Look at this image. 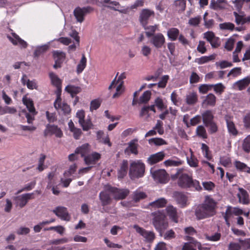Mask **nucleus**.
Masks as SVG:
<instances>
[{
	"label": "nucleus",
	"mask_w": 250,
	"mask_h": 250,
	"mask_svg": "<svg viewBox=\"0 0 250 250\" xmlns=\"http://www.w3.org/2000/svg\"><path fill=\"white\" fill-rule=\"evenodd\" d=\"M151 92L147 90L145 91L143 95L140 97L139 103H146L150 99Z\"/></svg>",
	"instance_id": "nucleus-52"
},
{
	"label": "nucleus",
	"mask_w": 250,
	"mask_h": 250,
	"mask_svg": "<svg viewBox=\"0 0 250 250\" xmlns=\"http://www.w3.org/2000/svg\"><path fill=\"white\" fill-rule=\"evenodd\" d=\"M242 73V68L239 67H234L232 68L228 74L227 76H232L233 77H236L241 75Z\"/></svg>",
	"instance_id": "nucleus-59"
},
{
	"label": "nucleus",
	"mask_w": 250,
	"mask_h": 250,
	"mask_svg": "<svg viewBox=\"0 0 250 250\" xmlns=\"http://www.w3.org/2000/svg\"><path fill=\"white\" fill-rule=\"evenodd\" d=\"M49 76L51 80L52 84L57 87V95L58 94H60V95H61L62 84L61 80L58 77L57 75L52 72H51L49 73Z\"/></svg>",
	"instance_id": "nucleus-24"
},
{
	"label": "nucleus",
	"mask_w": 250,
	"mask_h": 250,
	"mask_svg": "<svg viewBox=\"0 0 250 250\" xmlns=\"http://www.w3.org/2000/svg\"><path fill=\"white\" fill-rule=\"evenodd\" d=\"M183 163V161L177 159V160L169 159L164 162L166 166H179Z\"/></svg>",
	"instance_id": "nucleus-51"
},
{
	"label": "nucleus",
	"mask_w": 250,
	"mask_h": 250,
	"mask_svg": "<svg viewBox=\"0 0 250 250\" xmlns=\"http://www.w3.org/2000/svg\"><path fill=\"white\" fill-rule=\"evenodd\" d=\"M55 109L60 113L61 111L64 115H67L71 112V108L68 104L65 103H62L61 95L57 94V97L54 103Z\"/></svg>",
	"instance_id": "nucleus-9"
},
{
	"label": "nucleus",
	"mask_w": 250,
	"mask_h": 250,
	"mask_svg": "<svg viewBox=\"0 0 250 250\" xmlns=\"http://www.w3.org/2000/svg\"><path fill=\"white\" fill-rule=\"evenodd\" d=\"M76 117L78 119V122L83 130L88 131L91 128L93 124L90 119L84 120L85 113L83 110H78L76 115Z\"/></svg>",
	"instance_id": "nucleus-8"
},
{
	"label": "nucleus",
	"mask_w": 250,
	"mask_h": 250,
	"mask_svg": "<svg viewBox=\"0 0 250 250\" xmlns=\"http://www.w3.org/2000/svg\"><path fill=\"white\" fill-rule=\"evenodd\" d=\"M153 218L152 223L155 229L162 235V233L167 229L168 223L164 213L158 211L152 213Z\"/></svg>",
	"instance_id": "nucleus-2"
},
{
	"label": "nucleus",
	"mask_w": 250,
	"mask_h": 250,
	"mask_svg": "<svg viewBox=\"0 0 250 250\" xmlns=\"http://www.w3.org/2000/svg\"><path fill=\"white\" fill-rule=\"evenodd\" d=\"M128 167L127 160H124L120 164V168L118 170V177L119 178H123L126 175Z\"/></svg>",
	"instance_id": "nucleus-25"
},
{
	"label": "nucleus",
	"mask_w": 250,
	"mask_h": 250,
	"mask_svg": "<svg viewBox=\"0 0 250 250\" xmlns=\"http://www.w3.org/2000/svg\"><path fill=\"white\" fill-rule=\"evenodd\" d=\"M242 148L244 151L249 153L250 151V135H248L243 141Z\"/></svg>",
	"instance_id": "nucleus-54"
},
{
	"label": "nucleus",
	"mask_w": 250,
	"mask_h": 250,
	"mask_svg": "<svg viewBox=\"0 0 250 250\" xmlns=\"http://www.w3.org/2000/svg\"><path fill=\"white\" fill-rule=\"evenodd\" d=\"M237 12H233V14L235 17V22L237 25L245 24V15L244 13L241 11Z\"/></svg>",
	"instance_id": "nucleus-34"
},
{
	"label": "nucleus",
	"mask_w": 250,
	"mask_h": 250,
	"mask_svg": "<svg viewBox=\"0 0 250 250\" xmlns=\"http://www.w3.org/2000/svg\"><path fill=\"white\" fill-rule=\"evenodd\" d=\"M22 102L26 105L29 112L33 115H35L37 113L35 108L34 106L33 102L30 98H28L26 96H24L22 99Z\"/></svg>",
	"instance_id": "nucleus-26"
},
{
	"label": "nucleus",
	"mask_w": 250,
	"mask_h": 250,
	"mask_svg": "<svg viewBox=\"0 0 250 250\" xmlns=\"http://www.w3.org/2000/svg\"><path fill=\"white\" fill-rule=\"evenodd\" d=\"M150 173L154 180L162 184H166L169 180V176L166 171L163 169H150Z\"/></svg>",
	"instance_id": "nucleus-6"
},
{
	"label": "nucleus",
	"mask_w": 250,
	"mask_h": 250,
	"mask_svg": "<svg viewBox=\"0 0 250 250\" xmlns=\"http://www.w3.org/2000/svg\"><path fill=\"white\" fill-rule=\"evenodd\" d=\"M65 90L68 93L71 94L73 97V95L77 94L80 92L81 91V88L79 86H75L72 85H68L65 87Z\"/></svg>",
	"instance_id": "nucleus-45"
},
{
	"label": "nucleus",
	"mask_w": 250,
	"mask_h": 250,
	"mask_svg": "<svg viewBox=\"0 0 250 250\" xmlns=\"http://www.w3.org/2000/svg\"><path fill=\"white\" fill-rule=\"evenodd\" d=\"M215 58V55H211L209 56H202L201 58H196L195 60V62L199 64H202L213 60Z\"/></svg>",
	"instance_id": "nucleus-43"
},
{
	"label": "nucleus",
	"mask_w": 250,
	"mask_h": 250,
	"mask_svg": "<svg viewBox=\"0 0 250 250\" xmlns=\"http://www.w3.org/2000/svg\"><path fill=\"white\" fill-rule=\"evenodd\" d=\"M115 200H122L128 195L129 190L127 189H120L109 186L107 189Z\"/></svg>",
	"instance_id": "nucleus-10"
},
{
	"label": "nucleus",
	"mask_w": 250,
	"mask_h": 250,
	"mask_svg": "<svg viewBox=\"0 0 250 250\" xmlns=\"http://www.w3.org/2000/svg\"><path fill=\"white\" fill-rule=\"evenodd\" d=\"M109 186L104 187V190L101 191L99 194V199L101 202L102 206H105L110 204L112 199L110 196V192L107 190Z\"/></svg>",
	"instance_id": "nucleus-18"
},
{
	"label": "nucleus",
	"mask_w": 250,
	"mask_h": 250,
	"mask_svg": "<svg viewBox=\"0 0 250 250\" xmlns=\"http://www.w3.org/2000/svg\"><path fill=\"white\" fill-rule=\"evenodd\" d=\"M186 103L188 105H194L198 101V95L196 92H192L189 93L186 95Z\"/></svg>",
	"instance_id": "nucleus-30"
},
{
	"label": "nucleus",
	"mask_w": 250,
	"mask_h": 250,
	"mask_svg": "<svg viewBox=\"0 0 250 250\" xmlns=\"http://www.w3.org/2000/svg\"><path fill=\"white\" fill-rule=\"evenodd\" d=\"M52 212L62 220L69 221L71 219V215L66 207L63 206L57 207L52 210Z\"/></svg>",
	"instance_id": "nucleus-11"
},
{
	"label": "nucleus",
	"mask_w": 250,
	"mask_h": 250,
	"mask_svg": "<svg viewBox=\"0 0 250 250\" xmlns=\"http://www.w3.org/2000/svg\"><path fill=\"white\" fill-rule=\"evenodd\" d=\"M146 30L145 32L146 36L149 38L150 37H152L154 34L155 32L157 30V25H150V26H143Z\"/></svg>",
	"instance_id": "nucleus-48"
},
{
	"label": "nucleus",
	"mask_w": 250,
	"mask_h": 250,
	"mask_svg": "<svg viewBox=\"0 0 250 250\" xmlns=\"http://www.w3.org/2000/svg\"><path fill=\"white\" fill-rule=\"evenodd\" d=\"M48 49L49 45L48 44H44L37 47L36 50L34 52V57H39L40 55L46 52Z\"/></svg>",
	"instance_id": "nucleus-39"
},
{
	"label": "nucleus",
	"mask_w": 250,
	"mask_h": 250,
	"mask_svg": "<svg viewBox=\"0 0 250 250\" xmlns=\"http://www.w3.org/2000/svg\"><path fill=\"white\" fill-rule=\"evenodd\" d=\"M243 120L245 127L250 129V112L247 113L244 116Z\"/></svg>",
	"instance_id": "nucleus-64"
},
{
	"label": "nucleus",
	"mask_w": 250,
	"mask_h": 250,
	"mask_svg": "<svg viewBox=\"0 0 250 250\" xmlns=\"http://www.w3.org/2000/svg\"><path fill=\"white\" fill-rule=\"evenodd\" d=\"M53 58L58 63H62L65 58V54L61 51L56 50L53 52Z\"/></svg>",
	"instance_id": "nucleus-36"
},
{
	"label": "nucleus",
	"mask_w": 250,
	"mask_h": 250,
	"mask_svg": "<svg viewBox=\"0 0 250 250\" xmlns=\"http://www.w3.org/2000/svg\"><path fill=\"white\" fill-rule=\"evenodd\" d=\"M101 155L100 153L94 152L84 157V160L87 165H94L101 159Z\"/></svg>",
	"instance_id": "nucleus-23"
},
{
	"label": "nucleus",
	"mask_w": 250,
	"mask_h": 250,
	"mask_svg": "<svg viewBox=\"0 0 250 250\" xmlns=\"http://www.w3.org/2000/svg\"><path fill=\"white\" fill-rule=\"evenodd\" d=\"M216 98L212 93H209L206 97L204 103L208 105L214 106L216 104Z\"/></svg>",
	"instance_id": "nucleus-38"
},
{
	"label": "nucleus",
	"mask_w": 250,
	"mask_h": 250,
	"mask_svg": "<svg viewBox=\"0 0 250 250\" xmlns=\"http://www.w3.org/2000/svg\"><path fill=\"white\" fill-rule=\"evenodd\" d=\"M55 135L57 137L61 138L62 137L63 133L61 129L55 125H47L46 128L44 131V135L45 136L47 135Z\"/></svg>",
	"instance_id": "nucleus-17"
},
{
	"label": "nucleus",
	"mask_w": 250,
	"mask_h": 250,
	"mask_svg": "<svg viewBox=\"0 0 250 250\" xmlns=\"http://www.w3.org/2000/svg\"><path fill=\"white\" fill-rule=\"evenodd\" d=\"M145 171V165L141 160L131 162L129 169V176L132 180L142 177Z\"/></svg>",
	"instance_id": "nucleus-4"
},
{
	"label": "nucleus",
	"mask_w": 250,
	"mask_h": 250,
	"mask_svg": "<svg viewBox=\"0 0 250 250\" xmlns=\"http://www.w3.org/2000/svg\"><path fill=\"white\" fill-rule=\"evenodd\" d=\"M234 166L238 170L250 173V167L244 163L236 160L234 162Z\"/></svg>",
	"instance_id": "nucleus-33"
},
{
	"label": "nucleus",
	"mask_w": 250,
	"mask_h": 250,
	"mask_svg": "<svg viewBox=\"0 0 250 250\" xmlns=\"http://www.w3.org/2000/svg\"><path fill=\"white\" fill-rule=\"evenodd\" d=\"M166 209L170 219L174 222L177 223L178 218L176 208L172 206H168Z\"/></svg>",
	"instance_id": "nucleus-28"
},
{
	"label": "nucleus",
	"mask_w": 250,
	"mask_h": 250,
	"mask_svg": "<svg viewBox=\"0 0 250 250\" xmlns=\"http://www.w3.org/2000/svg\"><path fill=\"white\" fill-rule=\"evenodd\" d=\"M77 166L76 164H73L71 165L68 169V170L64 171L63 173L64 177L66 178L70 176L73 174H74L76 171Z\"/></svg>",
	"instance_id": "nucleus-61"
},
{
	"label": "nucleus",
	"mask_w": 250,
	"mask_h": 250,
	"mask_svg": "<svg viewBox=\"0 0 250 250\" xmlns=\"http://www.w3.org/2000/svg\"><path fill=\"white\" fill-rule=\"evenodd\" d=\"M219 26L220 29L223 30H228L233 31L234 30V24L229 22L220 23L219 24Z\"/></svg>",
	"instance_id": "nucleus-53"
},
{
	"label": "nucleus",
	"mask_w": 250,
	"mask_h": 250,
	"mask_svg": "<svg viewBox=\"0 0 250 250\" xmlns=\"http://www.w3.org/2000/svg\"><path fill=\"white\" fill-rule=\"evenodd\" d=\"M17 112V109L14 107H10L6 106L4 107L0 106V114L3 115L5 114H13Z\"/></svg>",
	"instance_id": "nucleus-50"
},
{
	"label": "nucleus",
	"mask_w": 250,
	"mask_h": 250,
	"mask_svg": "<svg viewBox=\"0 0 250 250\" xmlns=\"http://www.w3.org/2000/svg\"><path fill=\"white\" fill-rule=\"evenodd\" d=\"M148 142L149 145L156 146L167 145V142L161 138H153L149 139Z\"/></svg>",
	"instance_id": "nucleus-42"
},
{
	"label": "nucleus",
	"mask_w": 250,
	"mask_h": 250,
	"mask_svg": "<svg viewBox=\"0 0 250 250\" xmlns=\"http://www.w3.org/2000/svg\"><path fill=\"white\" fill-rule=\"evenodd\" d=\"M46 157V155L44 154H41L40 155V158L38 161V167H37V169L40 172L43 171L46 168L44 165V161Z\"/></svg>",
	"instance_id": "nucleus-44"
},
{
	"label": "nucleus",
	"mask_w": 250,
	"mask_h": 250,
	"mask_svg": "<svg viewBox=\"0 0 250 250\" xmlns=\"http://www.w3.org/2000/svg\"><path fill=\"white\" fill-rule=\"evenodd\" d=\"M34 192L24 193L14 198L16 207L23 208L27 204L29 200L34 199Z\"/></svg>",
	"instance_id": "nucleus-7"
},
{
	"label": "nucleus",
	"mask_w": 250,
	"mask_h": 250,
	"mask_svg": "<svg viewBox=\"0 0 250 250\" xmlns=\"http://www.w3.org/2000/svg\"><path fill=\"white\" fill-rule=\"evenodd\" d=\"M212 88L216 94H221L224 91L225 86L222 83L212 84Z\"/></svg>",
	"instance_id": "nucleus-57"
},
{
	"label": "nucleus",
	"mask_w": 250,
	"mask_h": 250,
	"mask_svg": "<svg viewBox=\"0 0 250 250\" xmlns=\"http://www.w3.org/2000/svg\"><path fill=\"white\" fill-rule=\"evenodd\" d=\"M89 145L88 144H84L82 146L78 147L75 150V153H80L83 157L85 154L88 152Z\"/></svg>",
	"instance_id": "nucleus-49"
},
{
	"label": "nucleus",
	"mask_w": 250,
	"mask_h": 250,
	"mask_svg": "<svg viewBox=\"0 0 250 250\" xmlns=\"http://www.w3.org/2000/svg\"><path fill=\"white\" fill-rule=\"evenodd\" d=\"M212 88V84H203L199 86V91L200 93L205 94Z\"/></svg>",
	"instance_id": "nucleus-63"
},
{
	"label": "nucleus",
	"mask_w": 250,
	"mask_h": 250,
	"mask_svg": "<svg viewBox=\"0 0 250 250\" xmlns=\"http://www.w3.org/2000/svg\"><path fill=\"white\" fill-rule=\"evenodd\" d=\"M221 237V233L218 232H216L211 235H208V234L205 235V238L207 240L213 242L219 241Z\"/></svg>",
	"instance_id": "nucleus-60"
},
{
	"label": "nucleus",
	"mask_w": 250,
	"mask_h": 250,
	"mask_svg": "<svg viewBox=\"0 0 250 250\" xmlns=\"http://www.w3.org/2000/svg\"><path fill=\"white\" fill-rule=\"evenodd\" d=\"M178 185L183 188H194L195 190L200 191L202 189L199 182L193 180L192 177L186 173L182 174L178 178Z\"/></svg>",
	"instance_id": "nucleus-3"
},
{
	"label": "nucleus",
	"mask_w": 250,
	"mask_h": 250,
	"mask_svg": "<svg viewBox=\"0 0 250 250\" xmlns=\"http://www.w3.org/2000/svg\"><path fill=\"white\" fill-rule=\"evenodd\" d=\"M165 156V153L163 151H160L151 155L147 159V163L150 165H154L162 161Z\"/></svg>",
	"instance_id": "nucleus-21"
},
{
	"label": "nucleus",
	"mask_w": 250,
	"mask_h": 250,
	"mask_svg": "<svg viewBox=\"0 0 250 250\" xmlns=\"http://www.w3.org/2000/svg\"><path fill=\"white\" fill-rule=\"evenodd\" d=\"M91 10H92V8L89 6L83 8L78 7L74 10V15L77 21L82 22L84 20V17L85 14Z\"/></svg>",
	"instance_id": "nucleus-14"
},
{
	"label": "nucleus",
	"mask_w": 250,
	"mask_h": 250,
	"mask_svg": "<svg viewBox=\"0 0 250 250\" xmlns=\"http://www.w3.org/2000/svg\"><path fill=\"white\" fill-rule=\"evenodd\" d=\"M167 204V200L164 198H161L152 202L149 203V205L151 207L156 208H163Z\"/></svg>",
	"instance_id": "nucleus-46"
},
{
	"label": "nucleus",
	"mask_w": 250,
	"mask_h": 250,
	"mask_svg": "<svg viewBox=\"0 0 250 250\" xmlns=\"http://www.w3.org/2000/svg\"><path fill=\"white\" fill-rule=\"evenodd\" d=\"M154 15L155 13L153 10L147 8L143 9L140 13L139 21L143 26H145L148 23L149 18L151 16L154 17Z\"/></svg>",
	"instance_id": "nucleus-13"
},
{
	"label": "nucleus",
	"mask_w": 250,
	"mask_h": 250,
	"mask_svg": "<svg viewBox=\"0 0 250 250\" xmlns=\"http://www.w3.org/2000/svg\"><path fill=\"white\" fill-rule=\"evenodd\" d=\"M119 74V72H118L116 74V76L115 77V78H114V79L112 81V82H111L110 85L108 87V89H111L112 87L113 86V85H114V84L115 83H120L121 81H123V80L124 79H125V78H126V75H125V73H122L118 77V80L117 81H116V78L117 77V76Z\"/></svg>",
	"instance_id": "nucleus-55"
},
{
	"label": "nucleus",
	"mask_w": 250,
	"mask_h": 250,
	"mask_svg": "<svg viewBox=\"0 0 250 250\" xmlns=\"http://www.w3.org/2000/svg\"><path fill=\"white\" fill-rule=\"evenodd\" d=\"M172 6L175 11L178 13L183 12L185 10L186 7V0H176L174 1Z\"/></svg>",
	"instance_id": "nucleus-27"
},
{
	"label": "nucleus",
	"mask_w": 250,
	"mask_h": 250,
	"mask_svg": "<svg viewBox=\"0 0 250 250\" xmlns=\"http://www.w3.org/2000/svg\"><path fill=\"white\" fill-rule=\"evenodd\" d=\"M150 42L156 48H160L165 43L166 40L162 33H158L154 34L151 37Z\"/></svg>",
	"instance_id": "nucleus-16"
},
{
	"label": "nucleus",
	"mask_w": 250,
	"mask_h": 250,
	"mask_svg": "<svg viewBox=\"0 0 250 250\" xmlns=\"http://www.w3.org/2000/svg\"><path fill=\"white\" fill-rule=\"evenodd\" d=\"M12 37L10 35H7V38L14 45H19L21 48H25L27 46V42L21 39L17 34L15 33L12 32Z\"/></svg>",
	"instance_id": "nucleus-19"
},
{
	"label": "nucleus",
	"mask_w": 250,
	"mask_h": 250,
	"mask_svg": "<svg viewBox=\"0 0 250 250\" xmlns=\"http://www.w3.org/2000/svg\"><path fill=\"white\" fill-rule=\"evenodd\" d=\"M86 62L87 60L86 57H85L84 54L82 55V57L77 66V73L78 74H80L82 72V71L85 68L86 65Z\"/></svg>",
	"instance_id": "nucleus-40"
},
{
	"label": "nucleus",
	"mask_w": 250,
	"mask_h": 250,
	"mask_svg": "<svg viewBox=\"0 0 250 250\" xmlns=\"http://www.w3.org/2000/svg\"><path fill=\"white\" fill-rule=\"evenodd\" d=\"M196 134L202 139H206L208 137L206 130L204 126L202 125L198 126L196 128Z\"/></svg>",
	"instance_id": "nucleus-47"
},
{
	"label": "nucleus",
	"mask_w": 250,
	"mask_h": 250,
	"mask_svg": "<svg viewBox=\"0 0 250 250\" xmlns=\"http://www.w3.org/2000/svg\"><path fill=\"white\" fill-rule=\"evenodd\" d=\"M167 35L172 41H176L179 35V30L177 28H171L167 30Z\"/></svg>",
	"instance_id": "nucleus-37"
},
{
	"label": "nucleus",
	"mask_w": 250,
	"mask_h": 250,
	"mask_svg": "<svg viewBox=\"0 0 250 250\" xmlns=\"http://www.w3.org/2000/svg\"><path fill=\"white\" fill-rule=\"evenodd\" d=\"M190 152L191 153L190 157H187V163L191 167H198V160L193 155V151L191 149Z\"/></svg>",
	"instance_id": "nucleus-41"
},
{
	"label": "nucleus",
	"mask_w": 250,
	"mask_h": 250,
	"mask_svg": "<svg viewBox=\"0 0 250 250\" xmlns=\"http://www.w3.org/2000/svg\"><path fill=\"white\" fill-rule=\"evenodd\" d=\"M241 248L243 250H250V238L245 240L239 239Z\"/></svg>",
	"instance_id": "nucleus-58"
},
{
	"label": "nucleus",
	"mask_w": 250,
	"mask_h": 250,
	"mask_svg": "<svg viewBox=\"0 0 250 250\" xmlns=\"http://www.w3.org/2000/svg\"><path fill=\"white\" fill-rule=\"evenodd\" d=\"M133 228L135 229L137 233L142 237L146 243H151L156 238V235L153 231L146 230L138 225H134Z\"/></svg>",
	"instance_id": "nucleus-5"
},
{
	"label": "nucleus",
	"mask_w": 250,
	"mask_h": 250,
	"mask_svg": "<svg viewBox=\"0 0 250 250\" xmlns=\"http://www.w3.org/2000/svg\"><path fill=\"white\" fill-rule=\"evenodd\" d=\"M173 197L177 203L181 208H184L188 205V197L184 193L180 192H175Z\"/></svg>",
	"instance_id": "nucleus-20"
},
{
	"label": "nucleus",
	"mask_w": 250,
	"mask_h": 250,
	"mask_svg": "<svg viewBox=\"0 0 250 250\" xmlns=\"http://www.w3.org/2000/svg\"><path fill=\"white\" fill-rule=\"evenodd\" d=\"M204 38L209 42L212 48H218L221 44L219 37H216L212 31H207L204 33Z\"/></svg>",
	"instance_id": "nucleus-12"
},
{
	"label": "nucleus",
	"mask_w": 250,
	"mask_h": 250,
	"mask_svg": "<svg viewBox=\"0 0 250 250\" xmlns=\"http://www.w3.org/2000/svg\"><path fill=\"white\" fill-rule=\"evenodd\" d=\"M250 83V76H247L244 79L237 81L234 85L238 89L242 90L245 89Z\"/></svg>",
	"instance_id": "nucleus-29"
},
{
	"label": "nucleus",
	"mask_w": 250,
	"mask_h": 250,
	"mask_svg": "<svg viewBox=\"0 0 250 250\" xmlns=\"http://www.w3.org/2000/svg\"><path fill=\"white\" fill-rule=\"evenodd\" d=\"M217 202L209 196H206L203 203L195 209V215L198 220L212 217L216 213Z\"/></svg>",
	"instance_id": "nucleus-1"
},
{
	"label": "nucleus",
	"mask_w": 250,
	"mask_h": 250,
	"mask_svg": "<svg viewBox=\"0 0 250 250\" xmlns=\"http://www.w3.org/2000/svg\"><path fill=\"white\" fill-rule=\"evenodd\" d=\"M137 139H134L131 140L128 144V146L125 149V151L127 150H129L130 151L135 155H137L138 153V146H139Z\"/></svg>",
	"instance_id": "nucleus-35"
},
{
	"label": "nucleus",
	"mask_w": 250,
	"mask_h": 250,
	"mask_svg": "<svg viewBox=\"0 0 250 250\" xmlns=\"http://www.w3.org/2000/svg\"><path fill=\"white\" fill-rule=\"evenodd\" d=\"M224 119L226 123L229 133L233 136H236L238 134V131L233 121V117L229 115H226Z\"/></svg>",
	"instance_id": "nucleus-15"
},
{
	"label": "nucleus",
	"mask_w": 250,
	"mask_h": 250,
	"mask_svg": "<svg viewBox=\"0 0 250 250\" xmlns=\"http://www.w3.org/2000/svg\"><path fill=\"white\" fill-rule=\"evenodd\" d=\"M146 197V194L139 189L134 191L132 195V200L136 203L139 202L141 200L145 199Z\"/></svg>",
	"instance_id": "nucleus-32"
},
{
	"label": "nucleus",
	"mask_w": 250,
	"mask_h": 250,
	"mask_svg": "<svg viewBox=\"0 0 250 250\" xmlns=\"http://www.w3.org/2000/svg\"><path fill=\"white\" fill-rule=\"evenodd\" d=\"M205 125L208 128V131L210 134L215 133L218 131V126L214 121L210 122Z\"/></svg>",
	"instance_id": "nucleus-56"
},
{
	"label": "nucleus",
	"mask_w": 250,
	"mask_h": 250,
	"mask_svg": "<svg viewBox=\"0 0 250 250\" xmlns=\"http://www.w3.org/2000/svg\"><path fill=\"white\" fill-rule=\"evenodd\" d=\"M202 120L205 125L210 122L213 121L214 116L212 111L207 110L202 113Z\"/></svg>",
	"instance_id": "nucleus-31"
},
{
	"label": "nucleus",
	"mask_w": 250,
	"mask_h": 250,
	"mask_svg": "<svg viewBox=\"0 0 250 250\" xmlns=\"http://www.w3.org/2000/svg\"><path fill=\"white\" fill-rule=\"evenodd\" d=\"M220 163L225 167H229L231 165L230 158L225 156L220 157Z\"/></svg>",
	"instance_id": "nucleus-62"
},
{
	"label": "nucleus",
	"mask_w": 250,
	"mask_h": 250,
	"mask_svg": "<svg viewBox=\"0 0 250 250\" xmlns=\"http://www.w3.org/2000/svg\"><path fill=\"white\" fill-rule=\"evenodd\" d=\"M238 191L237 196L238 198L239 202L244 205L248 204L250 199L247 191L242 188H239Z\"/></svg>",
	"instance_id": "nucleus-22"
}]
</instances>
